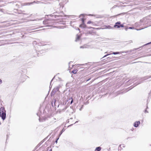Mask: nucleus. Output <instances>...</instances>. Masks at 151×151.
Masks as SVG:
<instances>
[{"label":"nucleus","instance_id":"f257e3e1","mask_svg":"<svg viewBox=\"0 0 151 151\" xmlns=\"http://www.w3.org/2000/svg\"><path fill=\"white\" fill-rule=\"evenodd\" d=\"M0 111L1 116L2 119L4 120L6 118V111L4 110V107H1L0 109Z\"/></svg>","mask_w":151,"mask_h":151},{"label":"nucleus","instance_id":"f03ea898","mask_svg":"<svg viewBox=\"0 0 151 151\" xmlns=\"http://www.w3.org/2000/svg\"><path fill=\"white\" fill-rule=\"evenodd\" d=\"M140 123V122L139 121L136 122L134 123V126L135 127H137Z\"/></svg>","mask_w":151,"mask_h":151},{"label":"nucleus","instance_id":"7ed1b4c3","mask_svg":"<svg viewBox=\"0 0 151 151\" xmlns=\"http://www.w3.org/2000/svg\"><path fill=\"white\" fill-rule=\"evenodd\" d=\"M101 149V147H97L95 150V151H100Z\"/></svg>","mask_w":151,"mask_h":151},{"label":"nucleus","instance_id":"20e7f679","mask_svg":"<svg viewBox=\"0 0 151 151\" xmlns=\"http://www.w3.org/2000/svg\"><path fill=\"white\" fill-rule=\"evenodd\" d=\"M80 37V36L79 35H77V37L76 40V41H78L79 40Z\"/></svg>","mask_w":151,"mask_h":151},{"label":"nucleus","instance_id":"39448f33","mask_svg":"<svg viewBox=\"0 0 151 151\" xmlns=\"http://www.w3.org/2000/svg\"><path fill=\"white\" fill-rule=\"evenodd\" d=\"M60 87L61 86L60 85L57 86L55 88V90L58 91Z\"/></svg>","mask_w":151,"mask_h":151},{"label":"nucleus","instance_id":"423d86ee","mask_svg":"<svg viewBox=\"0 0 151 151\" xmlns=\"http://www.w3.org/2000/svg\"><path fill=\"white\" fill-rule=\"evenodd\" d=\"M120 24V22H116V23H115V25H114V27H116V26H117V24Z\"/></svg>","mask_w":151,"mask_h":151},{"label":"nucleus","instance_id":"0eeeda50","mask_svg":"<svg viewBox=\"0 0 151 151\" xmlns=\"http://www.w3.org/2000/svg\"><path fill=\"white\" fill-rule=\"evenodd\" d=\"M121 53V52H113L112 53V54H113L114 55H116V54H119Z\"/></svg>","mask_w":151,"mask_h":151},{"label":"nucleus","instance_id":"6e6552de","mask_svg":"<svg viewBox=\"0 0 151 151\" xmlns=\"http://www.w3.org/2000/svg\"><path fill=\"white\" fill-rule=\"evenodd\" d=\"M78 70H73L72 71V72L74 74H76Z\"/></svg>","mask_w":151,"mask_h":151},{"label":"nucleus","instance_id":"1a4fd4ad","mask_svg":"<svg viewBox=\"0 0 151 151\" xmlns=\"http://www.w3.org/2000/svg\"><path fill=\"white\" fill-rule=\"evenodd\" d=\"M87 46L85 45L83 46L80 47V48H86L87 47Z\"/></svg>","mask_w":151,"mask_h":151},{"label":"nucleus","instance_id":"9d476101","mask_svg":"<svg viewBox=\"0 0 151 151\" xmlns=\"http://www.w3.org/2000/svg\"><path fill=\"white\" fill-rule=\"evenodd\" d=\"M65 131V130H64L63 129L60 132V134L59 135V136H60V135L62 134V133Z\"/></svg>","mask_w":151,"mask_h":151},{"label":"nucleus","instance_id":"9b49d317","mask_svg":"<svg viewBox=\"0 0 151 151\" xmlns=\"http://www.w3.org/2000/svg\"><path fill=\"white\" fill-rule=\"evenodd\" d=\"M146 19L145 18L143 19H141L140 20V22H144V21Z\"/></svg>","mask_w":151,"mask_h":151},{"label":"nucleus","instance_id":"f8f14e48","mask_svg":"<svg viewBox=\"0 0 151 151\" xmlns=\"http://www.w3.org/2000/svg\"><path fill=\"white\" fill-rule=\"evenodd\" d=\"M47 151H52V149L51 148L48 147L47 148Z\"/></svg>","mask_w":151,"mask_h":151},{"label":"nucleus","instance_id":"ddd939ff","mask_svg":"<svg viewBox=\"0 0 151 151\" xmlns=\"http://www.w3.org/2000/svg\"><path fill=\"white\" fill-rule=\"evenodd\" d=\"M48 20H45V21H44L43 22V23L44 24H46L47 23V21H48Z\"/></svg>","mask_w":151,"mask_h":151},{"label":"nucleus","instance_id":"4468645a","mask_svg":"<svg viewBox=\"0 0 151 151\" xmlns=\"http://www.w3.org/2000/svg\"><path fill=\"white\" fill-rule=\"evenodd\" d=\"M82 26V27L84 28L86 27V25L84 24H81L80 25V27H81Z\"/></svg>","mask_w":151,"mask_h":151},{"label":"nucleus","instance_id":"2eb2a0df","mask_svg":"<svg viewBox=\"0 0 151 151\" xmlns=\"http://www.w3.org/2000/svg\"><path fill=\"white\" fill-rule=\"evenodd\" d=\"M91 23H92L91 21H88L87 23V24H90Z\"/></svg>","mask_w":151,"mask_h":151},{"label":"nucleus","instance_id":"dca6fc26","mask_svg":"<svg viewBox=\"0 0 151 151\" xmlns=\"http://www.w3.org/2000/svg\"><path fill=\"white\" fill-rule=\"evenodd\" d=\"M35 1L33 2H32V3H28L27 4V5H29L30 4H32L33 3L35 2Z\"/></svg>","mask_w":151,"mask_h":151},{"label":"nucleus","instance_id":"f3484780","mask_svg":"<svg viewBox=\"0 0 151 151\" xmlns=\"http://www.w3.org/2000/svg\"><path fill=\"white\" fill-rule=\"evenodd\" d=\"M109 55V54H108V55H104L102 58H103L104 57H106L107 55Z\"/></svg>","mask_w":151,"mask_h":151},{"label":"nucleus","instance_id":"a211bd4d","mask_svg":"<svg viewBox=\"0 0 151 151\" xmlns=\"http://www.w3.org/2000/svg\"><path fill=\"white\" fill-rule=\"evenodd\" d=\"M119 26H120V27H124V26L123 25H119Z\"/></svg>","mask_w":151,"mask_h":151},{"label":"nucleus","instance_id":"6ab92c4d","mask_svg":"<svg viewBox=\"0 0 151 151\" xmlns=\"http://www.w3.org/2000/svg\"><path fill=\"white\" fill-rule=\"evenodd\" d=\"M117 27L118 28H119L120 27V26H119V25L118 24H117V26H116V27Z\"/></svg>","mask_w":151,"mask_h":151},{"label":"nucleus","instance_id":"aec40b11","mask_svg":"<svg viewBox=\"0 0 151 151\" xmlns=\"http://www.w3.org/2000/svg\"><path fill=\"white\" fill-rule=\"evenodd\" d=\"M128 29H134V28L132 27H129V28H128Z\"/></svg>","mask_w":151,"mask_h":151},{"label":"nucleus","instance_id":"412c9836","mask_svg":"<svg viewBox=\"0 0 151 151\" xmlns=\"http://www.w3.org/2000/svg\"><path fill=\"white\" fill-rule=\"evenodd\" d=\"M2 83V81L0 79V83Z\"/></svg>","mask_w":151,"mask_h":151},{"label":"nucleus","instance_id":"4be33fe9","mask_svg":"<svg viewBox=\"0 0 151 151\" xmlns=\"http://www.w3.org/2000/svg\"><path fill=\"white\" fill-rule=\"evenodd\" d=\"M73 65H72V67H70V66H69V68L71 69L73 67Z\"/></svg>","mask_w":151,"mask_h":151},{"label":"nucleus","instance_id":"5701e85b","mask_svg":"<svg viewBox=\"0 0 151 151\" xmlns=\"http://www.w3.org/2000/svg\"><path fill=\"white\" fill-rule=\"evenodd\" d=\"M82 21L83 23L84 22V19H82Z\"/></svg>","mask_w":151,"mask_h":151},{"label":"nucleus","instance_id":"b1692460","mask_svg":"<svg viewBox=\"0 0 151 151\" xmlns=\"http://www.w3.org/2000/svg\"><path fill=\"white\" fill-rule=\"evenodd\" d=\"M59 138L58 137V138L56 140V143H57V141H58V139Z\"/></svg>","mask_w":151,"mask_h":151},{"label":"nucleus","instance_id":"393cba45","mask_svg":"<svg viewBox=\"0 0 151 151\" xmlns=\"http://www.w3.org/2000/svg\"><path fill=\"white\" fill-rule=\"evenodd\" d=\"M73 102V100H72L71 101L70 103L71 104Z\"/></svg>","mask_w":151,"mask_h":151},{"label":"nucleus","instance_id":"a878e982","mask_svg":"<svg viewBox=\"0 0 151 151\" xmlns=\"http://www.w3.org/2000/svg\"><path fill=\"white\" fill-rule=\"evenodd\" d=\"M82 16H83V14H82L80 15V17H81Z\"/></svg>","mask_w":151,"mask_h":151},{"label":"nucleus","instance_id":"bb28decb","mask_svg":"<svg viewBox=\"0 0 151 151\" xmlns=\"http://www.w3.org/2000/svg\"><path fill=\"white\" fill-rule=\"evenodd\" d=\"M147 78H144V79H143V80H146Z\"/></svg>","mask_w":151,"mask_h":151},{"label":"nucleus","instance_id":"cd10ccee","mask_svg":"<svg viewBox=\"0 0 151 151\" xmlns=\"http://www.w3.org/2000/svg\"><path fill=\"white\" fill-rule=\"evenodd\" d=\"M90 79V78H89L87 80V81H88Z\"/></svg>","mask_w":151,"mask_h":151},{"label":"nucleus","instance_id":"c85d7f7f","mask_svg":"<svg viewBox=\"0 0 151 151\" xmlns=\"http://www.w3.org/2000/svg\"><path fill=\"white\" fill-rule=\"evenodd\" d=\"M147 112V110H145V113H146V112Z\"/></svg>","mask_w":151,"mask_h":151},{"label":"nucleus","instance_id":"c756f323","mask_svg":"<svg viewBox=\"0 0 151 151\" xmlns=\"http://www.w3.org/2000/svg\"><path fill=\"white\" fill-rule=\"evenodd\" d=\"M150 43H151V42H150V43H147V44H149Z\"/></svg>","mask_w":151,"mask_h":151},{"label":"nucleus","instance_id":"7c9ffc66","mask_svg":"<svg viewBox=\"0 0 151 151\" xmlns=\"http://www.w3.org/2000/svg\"><path fill=\"white\" fill-rule=\"evenodd\" d=\"M138 49V48H135V50H137Z\"/></svg>","mask_w":151,"mask_h":151},{"label":"nucleus","instance_id":"2f4dec72","mask_svg":"<svg viewBox=\"0 0 151 151\" xmlns=\"http://www.w3.org/2000/svg\"><path fill=\"white\" fill-rule=\"evenodd\" d=\"M128 28H126V30H127Z\"/></svg>","mask_w":151,"mask_h":151},{"label":"nucleus","instance_id":"473e14b6","mask_svg":"<svg viewBox=\"0 0 151 151\" xmlns=\"http://www.w3.org/2000/svg\"><path fill=\"white\" fill-rule=\"evenodd\" d=\"M71 63V62H70L69 63V64H70V63Z\"/></svg>","mask_w":151,"mask_h":151},{"label":"nucleus","instance_id":"72a5a7b5","mask_svg":"<svg viewBox=\"0 0 151 151\" xmlns=\"http://www.w3.org/2000/svg\"><path fill=\"white\" fill-rule=\"evenodd\" d=\"M56 100H55V102H56Z\"/></svg>","mask_w":151,"mask_h":151},{"label":"nucleus","instance_id":"f704fd0d","mask_svg":"<svg viewBox=\"0 0 151 151\" xmlns=\"http://www.w3.org/2000/svg\"><path fill=\"white\" fill-rule=\"evenodd\" d=\"M139 30V29H137V30Z\"/></svg>","mask_w":151,"mask_h":151},{"label":"nucleus","instance_id":"c9c22d12","mask_svg":"<svg viewBox=\"0 0 151 151\" xmlns=\"http://www.w3.org/2000/svg\"><path fill=\"white\" fill-rule=\"evenodd\" d=\"M78 122V121H76V122H75V123H76V122Z\"/></svg>","mask_w":151,"mask_h":151},{"label":"nucleus","instance_id":"e433bc0d","mask_svg":"<svg viewBox=\"0 0 151 151\" xmlns=\"http://www.w3.org/2000/svg\"><path fill=\"white\" fill-rule=\"evenodd\" d=\"M92 28L91 27H89V28Z\"/></svg>","mask_w":151,"mask_h":151}]
</instances>
